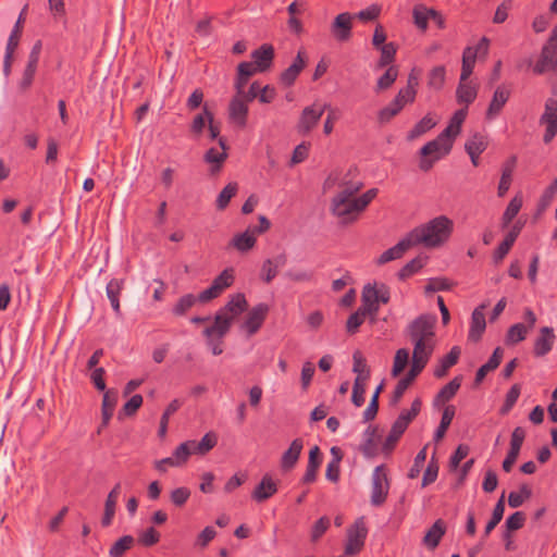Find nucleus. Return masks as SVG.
Returning <instances> with one entry per match:
<instances>
[{"mask_svg": "<svg viewBox=\"0 0 557 557\" xmlns=\"http://www.w3.org/2000/svg\"><path fill=\"white\" fill-rule=\"evenodd\" d=\"M354 15L349 12H343L335 16L330 26L333 38L338 42H347L352 36Z\"/></svg>", "mask_w": 557, "mask_h": 557, "instance_id": "13", "label": "nucleus"}, {"mask_svg": "<svg viewBox=\"0 0 557 557\" xmlns=\"http://www.w3.org/2000/svg\"><path fill=\"white\" fill-rule=\"evenodd\" d=\"M366 315L367 313H377L380 305L372 292V285L367 284L361 293V306L358 308Z\"/></svg>", "mask_w": 557, "mask_h": 557, "instance_id": "35", "label": "nucleus"}, {"mask_svg": "<svg viewBox=\"0 0 557 557\" xmlns=\"http://www.w3.org/2000/svg\"><path fill=\"white\" fill-rule=\"evenodd\" d=\"M528 334V326L523 323H516L511 325L506 334V343L508 345H515L525 339Z\"/></svg>", "mask_w": 557, "mask_h": 557, "instance_id": "50", "label": "nucleus"}, {"mask_svg": "<svg viewBox=\"0 0 557 557\" xmlns=\"http://www.w3.org/2000/svg\"><path fill=\"white\" fill-rule=\"evenodd\" d=\"M181 407V401L178 399H174L170 403V405L166 407L165 411L163 412L161 420H160V428H159V436L164 437L168 431V424L170 421V417L175 413Z\"/></svg>", "mask_w": 557, "mask_h": 557, "instance_id": "57", "label": "nucleus"}, {"mask_svg": "<svg viewBox=\"0 0 557 557\" xmlns=\"http://www.w3.org/2000/svg\"><path fill=\"white\" fill-rule=\"evenodd\" d=\"M277 492V483L269 474L262 476L261 481L251 492V499L257 503H264Z\"/></svg>", "mask_w": 557, "mask_h": 557, "instance_id": "21", "label": "nucleus"}, {"mask_svg": "<svg viewBox=\"0 0 557 557\" xmlns=\"http://www.w3.org/2000/svg\"><path fill=\"white\" fill-rule=\"evenodd\" d=\"M522 207V198L515 196L508 203L505 212L502 216V228H506L510 225L512 220L517 216Z\"/></svg>", "mask_w": 557, "mask_h": 557, "instance_id": "44", "label": "nucleus"}, {"mask_svg": "<svg viewBox=\"0 0 557 557\" xmlns=\"http://www.w3.org/2000/svg\"><path fill=\"white\" fill-rule=\"evenodd\" d=\"M413 343V351H412V363L421 364V367L425 368L428 361L434 350V342L433 341H416Z\"/></svg>", "mask_w": 557, "mask_h": 557, "instance_id": "28", "label": "nucleus"}, {"mask_svg": "<svg viewBox=\"0 0 557 557\" xmlns=\"http://www.w3.org/2000/svg\"><path fill=\"white\" fill-rule=\"evenodd\" d=\"M540 124L545 125L543 141L549 144L557 134V99L548 98L545 110L540 119Z\"/></svg>", "mask_w": 557, "mask_h": 557, "instance_id": "12", "label": "nucleus"}, {"mask_svg": "<svg viewBox=\"0 0 557 557\" xmlns=\"http://www.w3.org/2000/svg\"><path fill=\"white\" fill-rule=\"evenodd\" d=\"M377 49L381 52V57L376 63V67L383 69L386 66H391L392 63L395 61L397 45L394 42H387L382 47H379Z\"/></svg>", "mask_w": 557, "mask_h": 557, "instance_id": "43", "label": "nucleus"}, {"mask_svg": "<svg viewBox=\"0 0 557 557\" xmlns=\"http://www.w3.org/2000/svg\"><path fill=\"white\" fill-rule=\"evenodd\" d=\"M244 82V62L237 65L236 95L233 97L230 108L228 117L233 123L244 124V94L242 90Z\"/></svg>", "mask_w": 557, "mask_h": 557, "instance_id": "11", "label": "nucleus"}, {"mask_svg": "<svg viewBox=\"0 0 557 557\" xmlns=\"http://www.w3.org/2000/svg\"><path fill=\"white\" fill-rule=\"evenodd\" d=\"M557 194V177L553 180V182L549 184V186L543 191L537 209L539 211L546 210L549 205L552 203L555 195Z\"/></svg>", "mask_w": 557, "mask_h": 557, "instance_id": "60", "label": "nucleus"}, {"mask_svg": "<svg viewBox=\"0 0 557 557\" xmlns=\"http://www.w3.org/2000/svg\"><path fill=\"white\" fill-rule=\"evenodd\" d=\"M236 184H228L227 186H225L216 198V209L224 210L228 206L231 199L236 195Z\"/></svg>", "mask_w": 557, "mask_h": 557, "instance_id": "59", "label": "nucleus"}, {"mask_svg": "<svg viewBox=\"0 0 557 557\" xmlns=\"http://www.w3.org/2000/svg\"><path fill=\"white\" fill-rule=\"evenodd\" d=\"M446 532L445 522L442 519L436 520L433 525L428 530L423 537V543L431 549L438 546L442 537Z\"/></svg>", "mask_w": 557, "mask_h": 557, "instance_id": "34", "label": "nucleus"}, {"mask_svg": "<svg viewBox=\"0 0 557 557\" xmlns=\"http://www.w3.org/2000/svg\"><path fill=\"white\" fill-rule=\"evenodd\" d=\"M557 66V30L552 32L548 40L543 46L539 61L533 67L537 75L544 74Z\"/></svg>", "mask_w": 557, "mask_h": 557, "instance_id": "7", "label": "nucleus"}, {"mask_svg": "<svg viewBox=\"0 0 557 557\" xmlns=\"http://www.w3.org/2000/svg\"><path fill=\"white\" fill-rule=\"evenodd\" d=\"M455 285V283L450 282L447 277H433L429 280V283L424 287V292L435 293L438 290H449Z\"/></svg>", "mask_w": 557, "mask_h": 557, "instance_id": "61", "label": "nucleus"}, {"mask_svg": "<svg viewBox=\"0 0 557 557\" xmlns=\"http://www.w3.org/2000/svg\"><path fill=\"white\" fill-rule=\"evenodd\" d=\"M426 257L418 256L407 262L397 273V276L400 281H405L410 277L414 273L419 272L426 262Z\"/></svg>", "mask_w": 557, "mask_h": 557, "instance_id": "41", "label": "nucleus"}, {"mask_svg": "<svg viewBox=\"0 0 557 557\" xmlns=\"http://www.w3.org/2000/svg\"><path fill=\"white\" fill-rule=\"evenodd\" d=\"M401 110L403 108H400L398 104H395V101L392 100L387 106L379 110L377 122L380 124H386L391 122L396 115H398Z\"/></svg>", "mask_w": 557, "mask_h": 557, "instance_id": "55", "label": "nucleus"}, {"mask_svg": "<svg viewBox=\"0 0 557 557\" xmlns=\"http://www.w3.org/2000/svg\"><path fill=\"white\" fill-rule=\"evenodd\" d=\"M509 97L510 90L507 89L504 85L498 86L495 89L490 106L486 110V119H493L494 116L498 115L502 112L504 106L507 103Z\"/></svg>", "mask_w": 557, "mask_h": 557, "instance_id": "25", "label": "nucleus"}, {"mask_svg": "<svg viewBox=\"0 0 557 557\" xmlns=\"http://www.w3.org/2000/svg\"><path fill=\"white\" fill-rule=\"evenodd\" d=\"M327 107L313 103L304 108L296 124L297 133L307 136L318 125Z\"/></svg>", "mask_w": 557, "mask_h": 557, "instance_id": "10", "label": "nucleus"}, {"mask_svg": "<svg viewBox=\"0 0 557 557\" xmlns=\"http://www.w3.org/2000/svg\"><path fill=\"white\" fill-rule=\"evenodd\" d=\"M476 60V52L473 51L472 47H467L462 53V65L460 73V81L466 82L473 72Z\"/></svg>", "mask_w": 557, "mask_h": 557, "instance_id": "40", "label": "nucleus"}, {"mask_svg": "<svg viewBox=\"0 0 557 557\" xmlns=\"http://www.w3.org/2000/svg\"><path fill=\"white\" fill-rule=\"evenodd\" d=\"M407 429L394 421L392 424L391 431L383 443L382 450L384 454H389L396 446L399 438L403 436Z\"/></svg>", "mask_w": 557, "mask_h": 557, "instance_id": "42", "label": "nucleus"}, {"mask_svg": "<svg viewBox=\"0 0 557 557\" xmlns=\"http://www.w3.org/2000/svg\"><path fill=\"white\" fill-rule=\"evenodd\" d=\"M286 262V257L281 255L276 257L274 260L267 259L261 268L260 276L262 281L265 283H270L277 274V268L284 265Z\"/></svg>", "mask_w": 557, "mask_h": 557, "instance_id": "36", "label": "nucleus"}, {"mask_svg": "<svg viewBox=\"0 0 557 557\" xmlns=\"http://www.w3.org/2000/svg\"><path fill=\"white\" fill-rule=\"evenodd\" d=\"M460 354V348L458 346H454L447 355L440 359V362L433 372L434 376L437 379L446 376L449 368L458 362Z\"/></svg>", "mask_w": 557, "mask_h": 557, "instance_id": "29", "label": "nucleus"}, {"mask_svg": "<svg viewBox=\"0 0 557 557\" xmlns=\"http://www.w3.org/2000/svg\"><path fill=\"white\" fill-rule=\"evenodd\" d=\"M485 305L478 306L471 314V323L468 333V339L472 343L481 341L483 333L486 329V321L484 315Z\"/></svg>", "mask_w": 557, "mask_h": 557, "instance_id": "18", "label": "nucleus"}, {"mask_svg": "<svg viewBox=\"0 0 557 557\" xmlns=\"http://www.w3.org/2000/svg\"><path fill=\"white\" fill-rule=\"evenodd\" d=\"M436 125V121L432 117L431 113L424 115L414 126L408 132L407 140L412 141Z\"/></svg>", "mask_w": 557, "mask_h": 557, "instance_id": "37", "label": "nucleus"}, {"mask_svg": "<svg viewBox=\"0 0 557 557\" xmlns=\"http://www.w3.org/2000/svg\"><path fill=\"white\" fill-rule=\"evenodd\" d=\"M411 247H414L411 243L408 234L399 240L395 246L385 250L377 259L376 263L383 265L389 261L399 259Z\"/></svg>", "mask_w": 557, "mask_h": 557, "instance_id": "24", "label": "nucleus"}, {"mask_svg": "<svg viewBox=\"0 0 557 557\" xmlns=\"http://www.w3.org/2000/svg\"><path fill=\"white\" fill-rule=\"evenodd\" d=\"M134 537L125 535L119 539L109 549V557H123L124 554L133 546Z\"/></svg>", "mask_w": 557, "mask_h": 557, "instance_id": "51", "label": "nucleus"}, {"mask_svg": "<svg viewBox=\"0 0 557 557\" xmlns=\"http://www.w3.org/2000/svg\"><path fill=\"white\" fill-rule=\"evenodd\" d=\"M364 441L360 445L359 450L362 453V455L367 458H373L377 455V443L381 438V435L379 434V426L377 425H369L367 430L364 431Z\"/></svg>", "mask_w": 557, "mask_h": 557, "instance_id": "22", "label": "nucleus"}, {"mask_svg": "<svg viewBox=\"0 0 557 557\" xmlns=\"http://www.w3.org/2000/svg\"><path fill=\"white\" fill-rule=\"evenodd\" d=\"M122 290V282L119 280H112L107 285V296L111 302L113 310L120 312V300L119 295Z\"/></svg>", "mask_w": 557, "mask_h": 557, "instance_id": "54", "label": "nucleus"}, {"mask_svg": "<svg viewBox=\"0 0 557 557\" xmlns=\"http://www.w3.org/2000/svg\"><path fill=\"white\" fill-rule=\"evenodd\" d=\"M467 108H461L457 110L450 117L447 127L441 133L442 137H446V139H448V143L446 145V153L450 152L454 139L460 134L461 126L467 117Z\"/></svg>", "mask_w": 557, "mask_h": 557, "instance_id": "17", "label": "nucleus"}, {"mask_svg": "<svg viewBox=\"0 0 557 557\" xmlns=\"http://www.w3.org/2000/svg\"><path fill=\"white\" fill-rule=\"evenodd\" d=\"M269 311L270 307L264 302H260L251 308L246 314V334H256L265 321Z\"/></svg>", "mask_w": 557, "mask_h": 557, "instance_id": "15", "label": "nucleus"}, {"mask_svg": "<svg viewBox=\"0 0 557 557\" xmlns=\"http://www.w3.org/2000/svg\"><path fill=\"white\" fill-rule=\"evenodd\" d=\"M398 76V69L395 65H391L387 67L385 73L379 77L375 86V90L383 91L387 90L392 87V85L395 83Z\"/></svg>", "mask_w": 557, "mask_h": 557, "instance_id": "48", "label": "nucleus"}, {"mask_svg": "<svg viewBox=\"0 0 557 557\" xmlns=\"http://www.w3.org/2000/svg\"><path fill=\"white\" fill-rule=\"evenodd\" d=\"M436 317L432 314H421L412 320L407 326V334L411 342L433 341L435 336Z\"/></svg>", "mask_w": 557, "mask_h": 557, "instance_id": "5", "label": "nucleus"}, {"mask_svg": "<svg viewBox=\"0 0 557 557\" xmlns=\"http://www.w3.org/2000/svg\"><path fill=\"white\" fill-rule=\"evenodd\" d=\"M367 315L357 309L354 313H351L346 321V332L349 335H354L359 331V327L366 321Z\"/></svg>", "mask_w": 557, "mask_h": 557, "instance_id": "62", "label": "nucleus"}, {"mask_svg": "<svg viewBox=\"0 0 557 557\" xmlns=\"http://www.w3.org/2000/svg\"><path fill=\"white\" fill-rule=\"evenodd\" d=\"M453 231V220L446 215H438L411 230L408 236L413 246L422 245L425 248H437L449 239Z\"/></svg>", "mask_w": 557, "mask_h": 557, "instance_id": "1", "label": "nucleus"}, {"mask_svg": "<svg viewBox=\"0 0 557 557\" xmlns=\"http://www.w3.org/2000/svg\"><path fill=\"white\" fill-rule=\"evenodd\" d=\"M448 139L446 137H442V134H438L437 137L429 143H426L420 150L421 156L429 157L433 156L443 149L444 154L446 153V145Z\"/></svg>", "mask_w": 557, "mask_h": 557, "instance_id": "46", "label": "nucleus"}, {"mask_svg": "<svg viewBox=\"0 0 557 557\" xmlns=\"http://www.w3.org/2000/svg\"><path fill=\"white\" fill-rule=\"evenodd\" d=\"M438 17L442 21V15L435 10H426L425 8H414L413 18L418 28L426 29L429 17Z\"/></svg>", "mask_w": 557, "mask_h": 557, "instance_id": "49", "label": "nucleus"}, {"mask_svg": "<svg viewBox=\"0 0 557 557\" xmlns=\"http://www.w3.org/2000/svg\"><path fill=\"white\" fill-rule=\"evenodd\" d=\"M384 388V383L382 382L374 391V393L371 396L370 403L366 410L363 411V421L369 422L375 419L377 411H379V398L380 394L382 393Z\"/></svg>", "mask_w": 557, "mask_h": 557, "instance_id": "47", "label": "nucleus"}, {"mask_svg": "<svg viewBox=\"0 0 557 557\" xmlns=\"http://www.w3.org/2000/svg\"><path fill=\"white\" fill-rule=\"evenodd\" d=\"M478 96V89L468 81L461 82L459 79V84L456 89V100L459 104H463V108L468 109V106L471 104Z\"/></svg>", "mask_w": 557, "mask_h": 557, "instance_id": "32", "label": "nucleus"}, {"mask_svg": "<svg viewBox=\"0 0 557 557\" xmlns=\"http://www.w3.org/2000/svg\"><path fill=\"white\" fill-rule=\"evenodd\" d=\"M446 69L444 65L434 66L428 74V86L441 90L445 84Z\"/></svg>", "mask_w": 557, "mask_h": 557, "instance_id": "45", "label": "nucleus"}, {"mask_svg": "<svg viewBox=\"0 0 557 557\" xmlns=\"http://www.w3.org/2000/svg\"><path fill=\"white\" fill-rule=\"evenodd\" d=\"M487 147L483 135L476 133L465 144V149L468 154H481Z\"/></svg>", "mask_w": 557, "mask_h": 557, "instance_id": "52", "label": "nucleus"}, {"mask_svg": "<svg viewBox=\"0 0 557 557\" xmlns=\"http://www.w3.org/2000/svg\"><path fill=\"white\" fill-rule=\"evenodd\" d=\"M339 187L341 190L335 195L336 197L356 198L355 195L361 190L363 183L344 180Z\"/></svg>", "mask_w": 557, "mask_h": 557, "instance_id": "56", "label": "nucleus"}, {"mask_svg": "<svg viewBox=\"0 0 557 557\" xmlns=\"http://www.w3.org/2000/svg\"><path fill=\"white\" fill-rule=\"evenodd\" d=\"M423 369L424 368L421 367V364H411V368L408 371V373L397 382L391 398V405H397L399 403L406 389L411 385L414 379L423 371Z\"/></svg>", "mask_w": 557, "mask_h": 557, "instance_id": "20", "label": "nucleus"}, {"mask_svg": "<svg viewBox=\"0 0 557 557\" xmlns=\"http://www.w3.org/2000/svg\"><path fill=\"white\" fill-rule=\"evenodd\" d=\"M520 393H521L520 384L516 383L510 387V389L506 394L505 401L499 409L500 414L505 416L512 409V407L515 406V404L517 403V400L520 396Z\"/></svg>", "mask_w": 557, "mask_h": 557, "instance_id": "53", "label": "nucleus"}, {"mask_svg": "<svg viewBox=\"0 0 557 557\" xmlns=\"http://www.w3.org/2000/svg\"><path fill=\"white\" fill-rule=\"evenodd\" d=\"M517 164V157L511 156L506 160V162L503 164L502 169V176L498 184V196L503 197L508 191L511 181H512V173Z\"/></svg>", "mask_w": 557, "mask_h": 557, "instance_id": "31", "label": "nucleus"}, {"mask_svg": "<svg viewBox=\"0 0 557 557\" xmlns=\"http://www.w3.org/2000/svg\"><path fill=\"white\" fill-rule=\"evenodd\" d=\"M234 282V270L225 269L219 276H216L211 286L202 290V300L210 302L218 298L227 287Z\"/></svg>", "mask_w": 557, "mask_h": 557, "instance_id": "14", "label": "nucleus"}, {"mask_svg": "<svg viewBox=\"0 0 557 557\" xmlns=\"http://www.w3.org/2000/svg\"><path fill=\"white\" fill-rule=\"evenodd\" d=\"M202 292L198 295L194 294H184L182 295L172 308V313L176 317L185 315L189 310H191L196 305H205L208 304L207 300H202Z\"/></svg>", "mask_w": 557, "mask_h": 557, "instance_id": "23", "label": "nucleus"}, {"mask_svg": "<svg viewBox=\"0 0 557 557\" xmlns=\"http://www.w3.org/2000/svg\"><path fill=\"white\" fill-rule=\"evenodd\" d=\"M304 448V442L301 438H295L287 450H285L281 458V468L285 471L292 470L297 463L301 450Z\"/></svg>", "mask_w": 557, "mask_h": 557, "instance_id": "26", "label": "nucleus"}, {"mask_svg": "<svg viewBox=\"0 0 557 557\" xmlns=\"http://www.w3.org/2000/svg\"><path fill=\"white\" fill-rule=\"evenodd\" d=\"M306 64H307L306 51L304 49H300L297 52V55L294 59L293 63L280 74V78H278L280 83L282 85H284L285 87H289V86L294 85L298 75L306 67Z\"/></svg>", "mask_w": 557, "mask_h": 557, "instance_id": "16", "label": "nucleus"}, {"mask_svg": "<svg viewBox=\"0 0 557 557\" xmlns=\"http://www.w3.org/2000/svg\"><path fill=\"white\" fill-rule=\"evenodd\" d=\"M26 11H27V5H25L22 9L20 16L10 34L8 42H7L4 60H3V74L7 77L11 74L13 55H14V51L16 50L18 42H20Z\"/></svg>", "mask_w": 557, "mask_h": 557, "instance_id": "8", "label": "nucleus"}, {"mask_svg": "<svg viewBox=\"0 0 557 557\" xmlns=\"http://www.w3.org/2000/svg\"><path fill=\"white\" fill-rule=\"evenodd\" d=\"M438 470H440L438 462L435 457V454H433V456L431 457V459L428 463V467L423 473L421 486L425 487V486L430 485L431 483L435 482L437 479V475H438Z\"/></svg>", "mask_w": 557, "mask_h": 557, "instance_id": "58", "label": "nucleus"}, {"mask_svg": "<svg viewBox=\"0 0 557 557\" xmlns=\"http://www.w3.org/2000/svg\"><path fill=\"white\" fill-rule=\"evenodd\" d=\"M367 535L368 529L364 523V518L359 517L354 524L347 529V542L344 549L345 555L355 556L360 553L364 546Z\"/></svg>", "mask_w": 557, "mask_h": 557, "instance_id": "6", "label": "nucleus"}, {"mask_svg": "<svg viewBox=\"0 0 557 557\" xmlns=\"http://www.w3.org/2000/svg\"><path fill=\"white\" fill-rule=\"evenodd\" d=\"M251 61L246 62V81L257 73L271 70L275 58V50L271 44H262L250 53Z\"/></svg>", "mask_w": 557, "mask_h": 557, "instance_id": "3", "label": "nucleus"}, {"mask_svg": "<svg viewBox=\"0 0 557 557\" xmlns=\"http://www.w3.org/2000/svg\"><path fill=\"white\" fill-rule=\"evenodd\" d=\"M244 314V296L237 294L216 313L214 323L208 326V334H226L228 329L240 322Z\"/></svg>", "mask_w": 557, "mask_h": 557, "instance_id": "2", "label": "nucleus"}, {"mask_svg": "<svg viewBox=\"0 0 557 557\" xmlns=\"http://www.w3.org/2000/svg\"><path fill=\"white\" fill-rule=\"evenodd\" d=\"M455 414H456V407L454 405H448L444 408L440 425L437 426V429L434 433L435 442H441L444 438L449 425L451 424V421H453Z\"/></svg>", "mask_w": 557, "mask_h": 557, "instance_id": "38", "label": "nucleus"}, {"mask_svg": "<svg viewBox=\"0 0 557 557\" xmlns=\"http://www.w3.org/2000/svg\"><path fill=\"white\" fill-rule=\"evenodd\" d=\"M226 158L225 147L222 139L219 140V147L210 148L205 154V161L210 165L211 174H215Z\"/></svg>", "mask_w": 557, "mask_h": 557, "instance_id": "30", "label": "nucleus"}, {"mask_svg": "<svg viewBox=\"0 0 557 557\" xmlns=\"http://www.w3.org/2000/svg\"><path fill=\"white\" fill-rule=\"evenodd\" d=\"M462 383V376L457 375L446 385H444L434 398V404H445L455 397Z\"/></svg>", "mask_w": 557, "mask_h": 557, "instance_id": "33", "label": "nucleus"}, {"mask_svg": "<svg viewBox=\"0 0 557 557\" xmlns=\"http://www.w3.org/2000/svg\"><path fill=\"white\" fill-rule=\"evenodd\" d=\"M409 351L406 348H400L396 351L394 357V364L392 369V374L397 376L400 372L404 371L405 367L408 363Z\"/></svg>", "mask_w": 557, "mask_h": 557, "instance_id": "63", "label": "nucleus"}, {"mask_svg": "<svg viewBox=\"0 0 557 557\" xmlns=\"http://www.w3.org/2000/svg\"><path fill=\"white\" fill-rule=\"evenodd\" d=\"M117 404V391L108 389L103 394L102 405H101V416L102 422L98 429V433H101V430L106 428L113 416L114 408Z\"/></svg>", "mask_w": 557, "mask_h": 557, "instance_id": "27", "label": "nucleus"}, {"mask_svg": "<svg viewBox=\"0 0 557 557\" xmlns=\"http://www.w3.org/2000/svg\"><path fill=\"white\" fill-rule=\"evenodd\" d=\"M556 336L554 329L550 326H543L540 329L539 336L534 342L533 354L535 357L546 356L554 346Z\"/></svg>", "mask_w": 557, "mask_h": 557, "instance_id": "19", "label": "nucleus"}, {"mask_svg": "<svg viewBox=\"0 0 557 557\" xmlns=\"http://www.w3.org/2000/svg\"><path fill=\"white\" fill-rule=\"evenodd\" d=\"M331 213L335 215L342 225H348L358 220L359 214L362 212L356 198L336 197L331 200Z\"/></svg>", "mask_w": 557, "mask_h": 557, "instance_id": "4", "label": "nucleus"}, {"mask_svg": "<svg viewBox=\"0 0 557 557\" xmlns=\"http://www.w3.org/2000/svg\"><path fill=\"white\" fill-rule=\"evenodd\" d=\"M389 480L384 465L377 466L372 473L371 504L375 507L382 506L388 495Z\"/></svg>", "mask_w": 557, "mask_h": 557, "instance_id": "9", "label": "nucleus"}, {"mask_svg": "<svg viewBox=\"0 0 557 557\" xmlns=\"http://www.w3.org/2000/svg\"><path fill=\"white\" fill-rule=\"evenodd\" d=\"M505 512V494L503 493L499 499L497 500L492 517L487 524L485 525L483 539H486L490 533L496 528V525L502 521Z\"/></svg>", "mask_w": 557, "mask_h": 557, "instance_id": "39", "label": "nucleus"}, {"mask_svg": "<svg viewBox=\"0 0 557 557\" xmlns=\"http://www.w3.org/2000/svg\"><path fill=\"white\" fill-rule=\"evenodd\" d=\"M331 525V520L329 517L323 516L320 519H318L311 529V541L317 542L319 541L323 534L327 531V529Z\"/></svg>", "mask_w": 557, "mask_h": 557, "instance_id": "64", "label": "nucleus"}]
</instances>
